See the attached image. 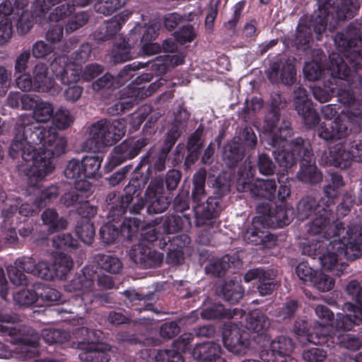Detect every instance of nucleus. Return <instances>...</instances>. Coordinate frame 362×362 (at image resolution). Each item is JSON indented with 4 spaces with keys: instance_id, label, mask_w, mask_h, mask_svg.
Returning <instances> with one entry per match:
<instances>
[{
    "instance_id": "4c0bfd02",
    "label": "nucleus",
    "mask_w": 362,
    "mask_h": 362,
    "mask_svg": "<svg viewBox=\"0 0 362 362\" xmlns=\"http://www.w3.org/2000/svg\"><path fill=\"white\" fill-rule=\"evenodd\" d=\"M270 326L269 318L259 311L252 312L247 318V327L254 332L260 333Z\"/></svg>"
},
{
    "instance_id": "c756f323",
    "label": "nucleus",
    "mask_w": 362,
    "mask_h": 362,
    "mask_svg": "<svg viewBox=\"0 0 362 362\" xmlns=\"http://www.w3.org/2000/svg\"><path fill=\"white\" fill-rule=\"evenodd\" d=\"M318 3V11L315 13L314 18V30L318 35H321L326 28L329 19V13L332 8L330 0H317Z\"/></svg>"
},
{
    "instance_id": "dca6fc26",
    "label": "nucleus",
    "mask_w": 362,
    "mask_h": 362,
    "mask_svg": "<svg viewBox=\"0 0 362 362\" xmlns=\"http://www.w3.org/2000/svg\"><path fill=\"white\" fill-rule=\"evenodd\" d=\"M267 75L273 83L281 82L286 85H291L295 81L296 69L290 60L281 59L272 62L270 69L267 71Z\"/></svg>"
},
{
    "instance_id": "680f3d73",
    "label": "nucleus",
    "mask_w": 362,
    "mask_h": 362,
    "mask_svg": "<svg viewBox=\"0 0 362 362\" xmlns=\"http://www.w3.org/2000/svg\"><path fill=\"white\" fill-rule=\"evenodd\" d=\"M182 218L180 216H167L162 223L163 232L166 234L177 233L182 229Z\"/></svg>"
},
{
    "instance_id": "13d9d810",
    "label": "nucleus",
    "mask_w": 362,
    "mask_h": 362,
    "mask_svg": "<svg viewBox=\"0 0 362 362\" xmlns=\"http://www.w3.org/2000/svg\"><path fill=\"white\" fill-rule=\"evenodd\" d=\"M143 223L136 218H125L121 226V233L131 238L136 233H137L140 229L142 228Z\"/></svg>"
},
{
    "instance_id": "a18cd8bd",
    "label": "nucleus",
    "mask_w": 362,
    "mask_h": 362,
    "mask_svg": "<svg viewBox=\"0 0 362 362\" xmlns=\"http://www.w3.org/2000/svg\"><path fill=\"white\" fill-rule=\"evenodd\" d=\"M37 291L38 296V301L47 303V305L52 303H58L61 301V293L55 288L45 286L42 285H37Z\"/></svg>"
},
{
    "instance_id": "0e129e2a",
    "label": "nucleus",
    "mask_w": 362,
    "mask_h": 362,
    "mask_svg": "<svg viewBox=\"0 0 362 362\" xmlns=\"http://www.w3.org/2000/svg\"><path fill=\"white\" fill-rule=\"evenodd\" d=\"M88 15L82 11L76 13L66 23L65 28L67 33H72L86 24L88 21Z\"/></svg>"
},
{
    "instance_id": "5fc2aeb1",
    "label": "nucleus",
    "mask_w": 362,
    "mask_h": 362,
    "mask_svg": "<svg viewBox=\"0 0 362 362\" xmlns=\"http://www.w3.org/2000/svg\"><path fill=\"white\" fill-rule=\"evenodd\" d=\"M243 238L245 241L255 245L265 243L266 241H272L274 244L276 240L273 235H265L263 232L257 231L254 228L247 229L243 235Z\"/></svg>"
},
{
    "instance_id": "58836bf2",
    "label": "nucleus",
    "mask_w": 362,
    "mask_h": 362,
    "mask_svg": "<svg viewBox=\"0 0 362 362\" xmlns=\"http://www.w3.org/2000/svg\"><path fill=\"white\" fill-rule=\"evenodd\" d=\"M103 158L98 155L84 156L81 163L86 179L96 178L100 175V169Z\"/></svg>"
},
{
    "instance_id": "a878e982",
    "label": "nucleus",
    "mask_w": 362,
    "mask_h": 362,
    "mask_svg": "<svg viewBox=\"0 0 362 362\" xmlns=\"http://www.w3.org/2000/svg\"><path fill=\"white\" fill-rule=\"evenodd\" d=\"M33 199H29V202H33ZM35 203L30 204L26 202L18 207L16 205H11L9 207L4 208L2 211V216L5 222L11 221V224L22 221L25 218L35 214L40 208H36V199Z\"/></svg>"
},
{
    "instance_id": "ea45409f",
    "label": "nucleus",
    "mask_w": 362,
    "mask_h": 362,
    "mask_svg": "<svg viewBox=\"0 0 362 362\" xmlns=\"http://www.w3.org/2000/svg\"><path fill=\"white\" fill-rule=\"evenodd\" d=\"M75 232L78 237L86 244L92 243L95 231L93 224L88 218H81L75 227Z\"/></svg>"
},
{
    "instance_id": "e2e57ef3",
    "label": "nucleus",
    "mask_w": 362,
    "mask_h": 362,
    "mask_svg": "<svg viewBox=\"0 0 362 362\" xmlns=\"http://www.w3.org/2000/svg\"><path fill=\"white\" fill-rule=\"evenodd\" d=\"M132 57L130 47L124 41L117 45L112 51V59L115 63L126 62L131 59Z\"/></svg>"
},
{
    "instance_id": "cd10ccee",
    "label": "nucleus",
    "mask_w": 362,
    "mask_h": 362,
    "mask_svg": "<svg viewBox=\"0 0 362 362\" xmlns=\"http://www.w3.org/2000/svg\"><path fill=\"white\" fill-rule=\"evenodd\" d=\"M327 163L340 168H346L351 163V154L347 147V144L340 142L330 148Z\"/></svg>"
},
{
    "instance_id": "79ce46f5",
    "label": "nucleus",
    "mask_w": 362,
    "mask_h": 362,
    "mask_svg": "<svg viewBox=\"0 0 362 362\" xmlns=\"http://www.w3.org/2000/svg\"><path fill=\"white\" fill-rule=\"evenodd\" d=\"M320 204L317 203V201L312 197H306L301 199L297 206V217L299 220H304L310 216H315L317 212L316 208H318Z\"/></svg>"
},
{
    "instance_id": "f03ea898",
    "label": "nucleus",
    "mask_w": 362,
    "mask_h": 362,
    "mask_svg": "<svg viewBox=\"0 0 362 362\" xmlns=\"http://www.w3.org/2000/svg\"><path fill=\"white\" fill-rule=\"evenodd\" d=\"M338 52L329 55L328 70L331 78L323 86L313 88L314 98L320 103H326L337 93L341 103L350 106L355 103L353 90H344L342 86L349 85L351 88H360L362 86L361 76L356 72L351 73L345 61L356 69L362 68V30L360 24L351 23L334 38Z\"/></svg>"
},
{
    "instance_id": "603ef678",
    "label": "nucleus",
    "mask_w": 362,
    "mask_h": 362,
    "mask_svg": "<svg viewBox=\"0 0 362 362\" xmlns=\"http://www.w3.org/2000/svg\"><path fill=\"white\" fill-rule=\"evenodd\" d=\"M98 263L103 269L110 273L117 274L122 268L120 260L110 255H99Z\"/></svg>"
},
{
    "instance_id": "39448f33",
    "label": "nucleus",
    "mask_w": 362,
    "mask_h": 362,
    "mask_svg": "<svg viewBox=\"0 0 362 362\" xmlns=\"http://www.w3.org/2000/svg\"><path fill=\"white\" fill-rule=\"evenodd\" d=\"M206 177V171L204 169H200L193 177L192 198L196 203L194 206L195 223L199 227L212 226L215 223L216 216L221 211L219 200L217 198L209 197L206 205L199 203L206 197L204 189Z\"/></svg>"
},
{
    "instance_id": "ddd939ff",
    "label": "nucleus",
    "mask_w": 362,
    "mask_h": 362,
    "mask_svg": "<svg viewBox=\"0 0 362 362\" xmlns=\"http://www.w3.org/2000/svg\"><path fill=\"white\" fill-rule=\"evenodd\" d=\"M293 104L298 114L301 117L305 125L312 129L319 122V116L313 108V103L305 89L301 86L293 91Z\"/></svg>"
},
{
    "instance_id": "6e6552de",
    "label": "nucleus",
    "mask_w": 362,
    "mask_h": 362,
    "mask_svg": "<svg viewBox=\"0 0 362 362\" xmlns=\"http://www.w3.org/2000/svg\"><path fill=\"white\" fill-rule=\"evenodd\" d=\"M93 279L88 278L85 274L74 278L66 288L69 291H81L82 296L80 298H74L72 303L77 304L79 307L83 303V309L87 311L88 307L91 305L95 300L102 303H110L111 301L110 296L107 294H96L93 290Z\"/></svg>"
},
{
    "instance_id": "c03bdc74",
    "label": "nucleus",
    "mask_w": 362,
    "mask_h": 362,
    "mask_svg": "<svg viewBox=\"0 0 362 362\" xmlns=\"http://www.w3.org/2000/svg\"><path fill=\"white\" fill-rule=\"evenodd\" d=\"M55 277L65 279L73 267V262L69 256H59L53 264Z\"/></svg>"
},
{
    "instance_id": "de8ad7c7",
    "label": "nucleus",
    "mask_w": 362,
    "mask_h": 362,
    "mask_svg": "<svg viewBox=\"0 0 362 362\" xmlns=\"http://www.w3.org/2000/svg\"><path fill=\"white\" fill-rule=\"evenodd\" d=\"M14 301L21 305H30L38 302L37 286L35 290L23 289L13 293Z\"/></svg>"
},
{
    "instance_id": "9d476101",
    "label": "nucleus",
    "mask_w": 362,
    "mask_h": 362,
    "mask_svg": "<svg viewBox=\"0 0 362 362\" xmlns=\"http://www.w3.org/2000/svg\"><path fill=\"white\" fill-rule=\"evenodd\" d=\"M164 188L163 180L155 178L152 180L145 192V205L149 214L162 213L169 206L170 200L163 195ZM144 205L142 201L134 209L137 211Z\"/></svg>"
},
{
    "instance_id": "338daca9",
    "label": "nucleus",
    "mask_w": 362,
    "mask_h": 362,
    "mask_svg": "<svg viewBox=\"0 0 362 362\" xmlns=\"http://www.w3.org/2000/svg\"><path fill=\"white\" fill-rule=\"evenodd\" d=\"M78 245V240L74 239L70 233L59 234L53 239V246L57 248L75 249Z\"/></svg>"
},
{
    "instance_id": "2f4dec72",
    "label": "nucleus",
    "mask_w": 362,
    "mask_h": 362,
    "mask_svg": "<svg viewBox=\"0 0 362 362\" xmlns=\"http://www.w3.org/2000/svg\"><path fill=\"white\" fill-rule=\"evenodd\" d=\"M245 156V149L240 143L230 141L225 146L223 159L228 167L235 166Z\"/></svg>"
},
{
    "instance_id": "5701e85b",
    "label": "nucleus",
    "mask_w": 362,
    "mask_h": 362,
    "mask_svg": "<svg viewBox=\"0 0 362 362\" xmlns=\"http://www.w3.org/2000/svg\"><path fill=\"white\" fill-rule=\"evenodd\" d=\"M258 280V291L261 296L269 295L274 290L276 284L274 281V274L271 271L257 268L249 270L245 275V281L250 282Z\"/></svg>"
},
{
    "instance_id": "c85d7f7f",
    "label": "nucleus",
    "mask_w": 362,
    "mask_h": 362,
    "mask_svg": "<svg viewBox=\"0 0 362 362\" xmlns=\"http://www.w3.org/2000/svg\"><path fill=\"white\" fill-rule=\"evenodd\" d=\"M26 272L37 276L42 279L52 280L55 277L53 264L50 265L46 261H40L36 264L33 258L25 259Z\"/></svg>"
},
{
    "instance_id": "393cba45",
    "label": "nucleus",
    "mask_w": 362,
    "mask_h": 362,
    "mask_svg": "<svg viewBox=\"0 0 362 362\" xmlns=\"http://www.w3.org/2000/svg\"><path fill=\"white\" fill-rule=\"evenodd\" d=\"M276 185L274 180H259L257 179L252 183H246L238 190H250V194L254 197L265 198L271 200L274 197Z\"/></svg>"
},
{
    "instance_id": "09e8293b",
    "label": "nucleus",
    "mask_w": 362,
    "mask_h": 362,
    "mask_svg": "<svg viewBox=\"0 0 362 362\" xmlns=\"http://www.w3.org/2000/svg\"><path fill=\"white\" fill-rule=\"evenodd\" d=\"M127 0H99L95 5L97 12L108 16L123 6Z\"/></svg>"
},
{
    "instance_id": "2eb2a0df",
    "label": "nucleus",
    "mask_w": 362,
    "mask_h": 362,
    "mask_svg": "<svg viewBox=\"0 0 362 362\" xmlns=\"http://www.w3.org/2000/svg\"><path fill=\"white\" fill-rule=\"evenodd\" d=\"M34 81V91L55 95L59 92L57 85L49 71L47 64L37 63L32 71Z\"/></svg>"
},
{
    "instance_id": "864d4df0",
    "label": "nucleus",
    "mask_w": 362,
    "mask_h": 362,
    "mask_svg": "<svg viewBox=\"0 0 362 362\" xmlns=\"http://www.w3.org/2000/svg\"><path fill=\"white\" fill-rule=\"evenodd\" d=\"M310 37V28L305 25H299L297 28L293 43L298 49L305 50L308 47Z\"/></svg>"
},
{
    "instance_id": "20e7f679",
    "label": "nucleus",
    "mask_w": 362,
    "mask_h": 362,
    "mask_svg": "<svg viewBox=\"0 0 362 362\" xmlns=\"http://www.w3.org/2000/svg\"><path fill=\"white\" fill-rule=\"evenodd\" d=\"M346 111H342L334 119H332L337 113L334 105H327L322 107L321 112L326 119L325 122L320 123L317 132L318 135L326 141L339 140L346 137L351 132L352 126L358 124L361 118V112L356 107L358 104L355 101L351 103Z\"/></svg>"
},
{
    "instance_id": "69168bd1",
    "label": "nucleus",
    "mask_w": 362,
    "mask_h": 362,
    "mask_svg": "<svg viewBox=\"0 0 362 362\" xmlns=\"http://www.w3.org/2000/svg\"><path fill=\"white\" fill-rule=\"evenodd\" d=\"M327 356V351L319 347H311L302 353L303 358L307 362H322Z\"/></svg>"
},
{
    "instance_id": "f704fd0d",
    "label": "nucleus",
    "mask_w": 362,
    "mask_h": 362,
    "mask_svg": "<svg viewBox=\"0 0 362 362\" xmlns=\"http://www.w3.org/2000/svg\"><path fill=\"white\" fill-rule=\"evenodd\" d=\"M38 334L33 329H29L28 336H23L21 339L22 342L20 352L25 358H31L38 354L37 346L39 341Z\"/></svg>"
},
{
    "instance_id": "bf43d9fd",
    "label": "nucleus",
    "mask_w": 362,
    "mask_h": 362,
    "mask_svg": "<svg viewBox=\"0 0 362 362\" xmlns=\"http://www.w3.org/2000/svg\"><path fill=\"white\" fill-rule=\"evenodd\" d=\"M59 195L58 188L56 186H50L40 192L36 199V208L46 206Z\"/></svg>"
},
{
    "instance_id": "774afa93",
    "label": "nucleus",
    "mask_w": 362,
    "mask_h": 362,
    "mask_svg": "<svg viewBox=\"0 0 362 362\" xmlns=\"http://www.w3.org/2000/svg\"><path fill=\"white\" fill-rule=\"evenodd\" d=\"M155 359L156 362H185L182 356L175 350H160Z\"/></svg>"
},
{
    "instance_id": "7ed1b4c3",
    "label": "nucleus",
    "mask_w": 362,
    "mask_h": 362,
    "mask_svg": "<svg viewBox=\"0 0 362 362\" xmlns=\"http://www.w3.org/2000/svg\"><path fill=\"white\" fill-rule=\"evenodd\" d=\"M337 233L332 237L334 240L325 238L322 243H303V252L309 256L319 255L322 267L327 270H333L337 275L346 269V265L339 264V257L344 255L346 259L354 260L362 255V228H342L336 226Z\"/></svg>"
},
{
    "instance_id": "412c9836",
    "label": "nucleus",
    "mask_w": 362,
    "mask_h": 362,
    "mask_svg": "<svg viewBox=\"0 0 362 362\" xmlns=\"http://www.w3.org/2000/svg\"><path fill=\"white\" fill-rule=\"evenodd\" d=\"M298 178L305 183H317L322 180L321 173L315 165L310 144L304 146V154L300 160V168L298 173Z\"/></svg>"
},
{
    "instance_id": "37998d69",
    "label": "nucleus",
    "mask_w": 362,
    "mask_h": 362,
    "mask_svg": "<svg viewBox=\"0 0 362 362\" xmlns=\"http://www.w3.org/2000/svg\"><path fill=\"white\" fill-rule=\"evenodd\" d=\"M188 117V112L185 110H180L177 115H175L173 127L168 132V139L171 143L174 144L175 141L180 136L184 129V122Z\"/></svg>"
},
{
    "instance_id": "72a5a7b5",
    "label": "nucleus",
    "mask_w": 362,
    "mask_h": 362,
    "mask_svg": "<svg viewBox=\"0 0 362 362\" xmlns=\"http://www.w3.org/2000/svg\"><path fill=\"white\" fill-rule=\"evenodd\" d=\"M221 292L223 298L232 304L238 303L244 294L243 288L237 279L226 281L221 286Z\"/></svg>"
},
{
    "instance_id": "f257e3e1",
    "label": "nucleus",
    "mask_w": 362,
    "mask_h": 362,
    "mask_svg": "<svg viewBox=\"0 0 362 362\" xmlns=\"http://www.w3.org/2000/svg\"><path fill=\"white\" fill-rule=\"evenodd\" d=\"M52 103L40 100L33 111V116L22 115L18 119L14 138L11 144L9 155L12 158L21 156L20 170L30 179V192L35 186L33 180H42L54 167L51 158L64 153L66 141L58 136L53 127H40L37 123H45L54 116Z\"/></svg>"
},
{
    "instance_id": "052dcab7",
    "label": "nucleus",
    "mask_w": 362,
    "mask_h": 362,
    "mask_svg": "<svg viewBox=\"0 0 362 362\" xmlns=\"http://www.w3.org/2000/svg\"><path fill=\"white\" fill-rule=\"evenodd\" d=\"M229 267V257H223L221 259L211 260L206 267V272L214 276H220Z\"/></svg>"
},
{
    "instance_id": "0eeeda50",
    "label": "nucleus",
    "mask_w": 362,
    "mask_h": 362,
    "mask_svg": "<svg viewBox=\"0 0 362 362\" xmlns=\"http://www.w3.org/2000/svg\"><path fill=\"white\" fill-rule=\"evenodd\" d=\"M317 212L313 218L312 221L308 226V233L310 235V240L307 243H322L325 238L334 240L332 238L334 233H337L338 230L336 226L345 228L341 223H337L332 226L331 223L334 221V216L331 209L325 208L319 206L316 208Z\"/></svg>"
},
{
    "instance_id": "423d86ee",
    "label": "nucleus",
    "mask_w": 362,
    "mask_h": 362,
    "mask_svg": "<svg viewBox=\"0 0 362 362\" xmlns=\"http://www.w3.org/2000/svg\"><path fill=\"white\" fill-rule=\"evenodd\" d=\"M126 132L124 119L111 123L99 121L89 128L88 137L82 145L84 151H100L106 146H112L120 140Z\"/></svg>"
},
{
    "instance_id": "49530a36",
    "label": "nucleus",
    "mask_w": 362,
    "mask_h": 362,
    "mask_svg": "<svg viewBox=\"0 0 362 362\" xmlns=\"http://www.w3.org/2000/svg\"><path fill=\"white\" fill-rule=\"evenodd\" d=\"M53 124L55 127L60 130H64L71 126L74 122V117L70 112L64 108H59L56 112H54Z\"/></svg>"
},
{
    "instance_id": "e433bc0d",
    "label": "nucleus",
    "mask_w": 362,
    "mask_h": 362,
    "mask_svg": "<svg viewBox=\"0 0 362 362\" xmlns=\"http://www.w3.org/2000/svg\"><path fill=\"white\" fill-rule=\"evenodd\" d=\"M126 95V93H124ZM139 90L134 88H129L127 90V98H123L120 101L116 103L114 106L109 108V112L113 115H118L129 110L137 103Z\"/></svg>"
},
{
    "instance_id": "c9c22d12",
    "label": "nucleus",
    "mask_w": 362,
    "mask_h": 362,
    "mask_svg": "<svg viewBox=\"0 0 362 362\" xmlns=\"http://www.w3.org/2000/svg\"><path fill=\"white\" fill-rule=\"evenodd\" d=\"M43 223L47 226L48 230L53 233L57 230L65 229L68 223L63 217H59L54 209H46L41 215Z\"/></svg>"
},
{
    "instance_id": "6e6d98bb",
    "label": "nucleus",
    "mask_w": 362,
    "mask_h": 362,
    "mask_svg": "<svg viewBox=\"0 0 362 362\" xmlns=\"http://www.w3.org/2000/svg\"><path fill=\"white\" fill-rule=\"evenodd\" d=\"M310 283L317 289L323 292L331 290L334 285L333 279L321 272H315Z\"/></svg>"
},
{
    "instance_id": "4d7b16f0",
    "label": "nucleus",
    "mask_w": 362,
    "mask_h": 362,
    "mask_svg": "<svg viewBox=\"0 0 362 362\" xmlns=\"http://www.w3.org/2000/svg\"><path fill=\"white\" fill-rule=\"evenodd\" d=\"M13 18L16 21L17 30L21 35L28 33L33 25L30 13L24 8L21 11L18 16H15Z\"/></svg>"
},
{
    "instance_id": "8fccbe9b",
    "label": "nucleus",
    "mask_w": 362,
    "mask_h": 362,
    "mask_svg": "<svg viewBox=\"0 0 362 362\" xmlns=\"http://www.w3.org/2000/svg\"><path fill=\"white\" fill-rule=\"evenodd\" d=\"M201 316L203 319L214 320L221 317H232L233 315L230 311L226 310L222 305L214 304L204 308L201 312Z\"/></svg>"
},
{
    "instance_id": "6ab92c4d",
    "label": "nucleus",
    "mask_w": 362,
    "mask_h": 362,
    "mask_svg": "<svg viewBox=\"0 0 362 362\" xmlns=\"http://www.w3.org/2000/svg\"><path fill=\"white\" fill-rule=\"evenodd\" d=\"M331 12L328 21L330 30H334L339 21L352 18L359 9L357 0H335L333 6H329Z\"/></svg>"
},
{
    "instance_id": "f8f14e48",
    "label": "nucleus",
    "mask_w": 362,
    "mask_h": 362,
    "mask_svg": "<svg viewBox=\"0 0 362 362\" xmlns=\"http://www.w3.org/2000/svg\"><path fill=\"white\" fill-rule=\"evenodd\" d=\"M226 348L235 354L245 353L250 345L249 334L244 327L236 325H226L223 332Z\"/></svg>"
},
{
    "instance_id": "4be33fe9",
    "label": "nucleus",
    "mask_w": 362,
    "mask_h": 362,
    "mask_svg": "<svg viewBox=\"0 0 362 362\" xmlns=\"http://www.w3.org/2000/svg\"><path fill=\"white\" fill-rule=\"evenodd\" d=\"M129 256L136 264L144 267L158 266L163 259L160 253L152 251L142 244L133 246L129 252Z\"/></svg>"
},
{
    "instance_id": "b1692460",
    "label": "nucleus",
    "mask_w": 362,
    "mask_h": 362,
    "mask_svg": "<svg viewBox=\"0 0 362 362\" xmlns=\"http://www.w3.org/2000/svg\"><path fill=\"white\" fill-rule=\"evenodd\" d=\"M222 349L218 344L206 342L197 344L192 350L191 354L195 359L204 362H227L221 356Z\"/></svg>"
},
{
    "instance_id": "a19ab883",
    "label": "nucleus",
    "mask_w": 362,
    "mask_h": 362,
    "mask_svg": "<svg viewBox=\"0 0 362 362\" xmlns=\"http://www.w3.org/2000/svg\"><path fill=\"white\" fill-rule=\"evenodd\" d=\"M76 7L74 0L66 1L54 8L49 15V19L56 23L64 21L74 13Z\"/></svg>"
},
{
    "instance_id": "7c9ffc66",
    "label": "nucleus",
    "mask_w": 362,
    "mask_h": 362,
    "mask_svg": "<svg viewBox=\"0 0 362 362\" xmlns=\"http://www.w3.org/2000/svg\"><path fill=\"white\" fill-rule=\"evenodd\" d=\"M64 175L68 179L76 180V189H86L88 182H85L86 177L81 160L77 159L71 160L64 170Z\"/></svg>"
},
{
    "instance_id": "1a4fd4ad",
    "label": "nucleus",
    "mask_w": 362,
    "mask_h": 362,
    "mask_svg": "<svg viewBox=\"0 0 362 362\" xmlns=\"http://www.w3.org/2000/svg\"><path fill=\"white\" fill-rule=\"evenodd\" d=\"M264 122V139L270 146H280L286 138L291 136L289 122L283 121L279 124V114L276 110L274 109L268 112Z\"/></svg>"
},
{
    "instance_id": "9b49d317",
    "label": "nucleus",
    "mask_w": 362,
    "mask_h": 362,
    "mask_svg": "<svg viewBox=\"0 0 362 362\" xmlns=\"http://www.w3.org/2000/svg\"><path fill=\"white\" fill-rule=\"evenodd\" d=\"M80 332L82 335L87 337V342L81 341L79 344L80 349L85 351L79 355L81 358L87 362H107L109 356L107 352L111 350V346L106 344H95L92 337L95 334L94 331L83 327Z\"/></svg>"
},
{
    "instance_id": "a211bd4d",
    "label": "nucleus",
    "mask_w": 362,
    "mask_h": 362,
    "mask_svg": "<svg viewBox=\"0 0 362 362\" xmlns=\"http://www.w3.org/2000/svg\"><path fill=\"white\" fill-rule=\"evenodd\" d=\"M148 139H140L137 141L128 140L115 148L110 157V163L118 165L127 159H131L139 154L142 148L148 144Z\"/></svg>"
},
{
    "instance_id": "f3484780",
    "label": "nucleus",
    "mask_w": 362,
    "mask_h": 362,
    "mask_svg": "<svg viewBox=\"0 0 362 362\" xmlns=\"http://www.w3.org/2000/svg\"><path fill=\"white\" fill-rule=\"evenodd\" d=\"M305 144H310L301 138H298L287 144L286 146L284 145V150L274 151L273 154L276 163L283 168L292 167L296 162V154L300 157L302 156L301 153L304 154Z\"/></svg>"
},
{
    "instance_id": "bb28decb",
    "label": "nucleus",
    "mask_w": 362,
    "mask_h": 362,
    "mask_svg": "<svg viewBox=\"0 0 362 362\" xmlns=\"http://www.w3.org/2000/svg\"><path fill=\"white\" fill-rule=\"evenodd\" d=\"M327 328L325 326H321L320 324L316 322L313 327V330L310 332L308 329L307 322L303 320H297L294 325V333L298 336H306L307 340L313 344H325L327 343L325 340V333Z\"/></svg>"
},
{
    "instance_id": "3c124183",
    "label": "nucleus",
    "mask_w": 362,
    "mask_h": 362,
    "mask_svg": "<svg viewBox=\"0 0 362 362\" xmlns=\"http://www.w3.org/2000/svg\"><path fill=\"white\" fill-rule=\"evenodd\" d=\"M42 336L45 341L49 344L64 343L68 341L70 337L68 332L55 329H44Z\"/></svg>"
},
{
    "instance_id": "4468645a",
    "label": "nucleus",
    "mask_w": 362,
    "mask_h": 362,
    "mask_svg": "<svg viewBox=\"0 0 362 362\" xmlns=\"http://www.w3.org/2000/svg\"><path fill=\"white\" fill-rule=\"evenodd\" d=\"M53 74L61 82L67 86L78 82L81 77L82 69L76 62H68L66 57H60L51 64Z\"/></svg>"
},
{
    "instance_id": "473e14b6",
    "label": "nucleus",
    "mask_w": 362,
    "mask_h": 362,
    "mask_svg": "<svg viewBox=\"0 0 362 362\" xmlns=\"http://www.w3.org/2000/svg\"><path fill=\"white\" fill-rule=\"evenodd\" d=\"M25 259H18L14 264L7 267V273L11 282L16 286H24L28 284V279L24 274L25 269Z\"/></svg>"
},
{
    "instance_id": "aec40b11",
    "label": "nucleus",
    "mask_w": 362,
    "mask_h": 362,
    "mask_svg": "<svg viewBox=\"0 0 362 362\" xmlns=\"http://www.w3.org/2000/svg\"><path fill=\"white\" fill-rule=\"evenodd\" d=\"M294 349L292 339L286 336H279L272 341L269 350L262 351L261 359L265 362H279L278 358L288 356Z\"/></svg>"
}]
</instances>
